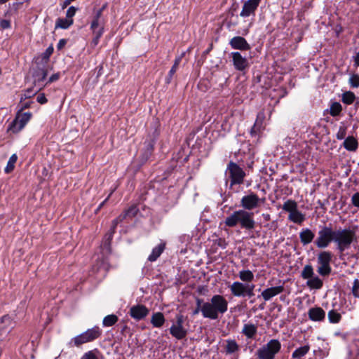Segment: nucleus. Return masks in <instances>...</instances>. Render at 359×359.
Wrapping results in <instances>:
<instances>
[{"label": "nucleus", "mask_w": 359, "mask_h": 359, "mask_svg": "<svg viewBox=\"0 0 359 359\" xmlns=\"http://www.w3.org/2000/svg\"><path fill=\"white\" fill-rule=\"evenodd\" d=\"M349 83L352 88L359 87V74H352L349 78Z\"/></svg>", "instance_id": "obj_44"}, {"label": "nucleus", "mask_w": 359, "mask_h": 359, "mask_svg": "<svg viewBox=\"0 0 359 359\" xmlns=\"http://www.w3.org/2000/svg\"><path fill=\"white\" fill-rule=\"evenodd\" d=\"M354 65L356 67H359V51L356 53L354 57Z\"/></svg>", "instance_id": "obj_63"}, {"label": "nucleus", "mask_w": 359, "mask_h": 359, "mask_svg": "<svg viewBox=\"0 0 359 359\" xmlns=\"http://www.w3.org/2000/svg\"><path fill=\"white\" fill-rule=\"evenodd\" d=\"M357 240L355 231L351 229L339 228L335 230L334 244L336 249L339 253H343L346 250L350 248L352 243Z\"/></svg>", "instance_id": "obj_3"}, {"label": "nucleus", "mask_w": 359, "mask_h": 359, "mask_svg": "<svg viewBox=\"0 0 359 359\" xmlns=\"http://www.w3.org/2000/svg\"><path fill=\"white\" fill-rule=\"evenodd\" d=\"M47 74V70L43 65V67H39L33 74L34 85H38L39 86H42L41 83L46 79ZM39 89H41V87H39Z\"/></svg>", "instance_id": "obj_19"}, {"label": "nucleus", "mask_w": 359, "mask_h": 359, "mask_svg": "<svg viewBox=\"0 0 359 359\" xmlns=\"http://www.w3.org/2000/svg\"><path fill=\"white\" fill-rule=\"evenodd\" d=\"M247 283H243L241 282L236 281L233 282L230 286V290L234 297H243L244 292L246 288Z\"/></svg>", "instance_id": "obj_18"}, {"label": "nucleus", "mask_w": 359, "mask_h": 359, "mask_svg": "<svg viewBox=\"0 0 359 359\" xmlns=\"http://www.w3.org/2000/svg\"><path fill=\"white\" fill-rule=\"evenodd\" d=\"M102 33H103V28L102 27H100V28H98V29H97L95 30V32H94V34H95L97 40H99V39L102 35Z\"/></svg>", "instance_id": "obj_58"}, {"label": "nucleus", "mask_w": 359, "mask_h": 359, "mask_svg": "<svg viewBox=\"0 0 359 359\" xmlns=\"http://www.w3.org/2000/svg\"><path fill=\"white\" fill-rule=\"evenodd\" d=\"M17 160H18V156L15 154H13L10 157V158L7 163V165L4 169V171L6 173H10L13 170V169L15 168V164Z\"/></svg>", "instance_id": "obj_40"}, {"label": "nucleus", "mask_w": 359, "mask_h": 359, "mask_svg": "<svg viewBox=\"0 0 359 359\" xmlns=\"http://www.w3.org/2000/svg\"><path fill=\"white\" fill-rule=\"evenodd\" d=\"M242 332L248 338L252 339L257 333V327L253 324H245Z\"/></svg>", "instance_id": "obj_24"}, {"label": "nucleus", "mask_w": 359, "mask_h": 359, "mask_svg": "<svg viewBox=\"0 0 359 359\" xmlns=\"http://www.w3.org/2000/svg\"><path fill=\"white\" fill-rule=\"evenodd\" d=\"M351 203L353 206L359 208V192H356L352 196Z\"/></svg>", "instance_id": "obj_51"}, {"label": "nucleus", "mask_w": 359, "mask_h": 359, "mask_svg": "<svg viewBox=\"0 0 359 359\" xmlns=\"http://www.w3.org/2000/svg\"><path fill=\"white\" fill-rule=\"evenodd\" d=\"M203 307L201 308V307H198V306H196L195 309L192 312V315L193 316H196L200 312H201L203 313Z\"/></svg>", "instance_id": "obj_61"}, {"label": "nucleus", "mask_w": 359, "mask_h": 359, "mask_svg": "<svg viewBox=\"0 0 359 359\" xmlns=\"http://www.w3.org/2000/svg\"><path fill=\"white\" fill-rule=\"evenodd\" d=\"M335 230L331 226H323L318 232V236L313 241L314 245L320 249L327 248L332 242H334Z\"/></svg>", "instance_id": "obj_5"}, {"label": "nucleus", "mask_w": 359, "mask_h": 359, "mask_svg": "<svg viewBox=\"0 0 359 359\" xmlns=\"http://www.w3.org/2000/svg\"><path fill=\"white\" fill-rule=\"evenodd\" d=\"M228 310L227 300L220 294H215L210 302L204 303L203 316L205 318L216 320L219 314L223 315Z\"/></svg>", "instance_id": "obj_2"}, {"label": "nucleus", "mask_w": 359, "mask_h": 359, "mask_svg": "<svg viewBox=\"0 0 359 359\" xmlns=\"http://www.w3.org/2000/svg\"><path fill=\"white\" fill-rule=\"evenodd\" d=\"M31 103L30 102H25L22 104V107H21V109H20V111L25 109H27V108H29L30 107V105H31Z\"/></svg>", "instance_id": "obj_64"}, {"label": "nucleus", "mask_w": 359, "mask_h": 359, "mask_svg": "<svg viewBox=\"0 0 359 359\" xmlns=\"http://www.w3.org/2000/svg\"><path fill=\"white\" fill-rule=\"evenodd\" d=\"M281 349V344L278 339H271L257 351L259 359H274Z\"/></svg>", "instance_id": "obj_6"}, {"label": "nucleus", "mask_w": 359, "mask_h": 359, "mask_svg": "<svg viewBox=\"0 0 359 359\" xmlns=\"http://www.w3.org/2000/svg\"><path fill=\"white\" fill-rule=\"evenodd\" d=\"M283 209L291 214V212H293L297 210V203L293 200H287L283 205Z\"/></svg>", "instance_id": "obj_33"}, {"label": "nucleus", "mask_w": 359, "mask_h": 359, "mask_svg": "<svg viewBox=\"0 0 359 359\" xmlns=\"http://www.w3.org/2000/svg\"><path fill=\"white\" fill-rule=\"evenodd\" d=\"M184 322V316L181 314H178L176 316L175 323L170 328V334L179 340L184 339L187 334V331L183 326Z\"/></svg>", "instance_id": "obj_10"}, {"label": "nucleus", "mask_w": 359, "mask_h": 359, "mask_svg": "<svg viewBox=\"0 0 359 359\" xmlns=\"http://www.w3.org/2000/svg\"><path fill=\"white\" fill-rule=\"evenodd\" d=\"M154 149V144L151 142H149L147 146V151H145V160H147L149 156L151 155Z\"/></svg>", "instance_id": "obj_49"}, {"label": "nucleus", "mask_w": 359, "mask_h": 359, "mask_svg": "<svg viewBox=\"0 0 359 359\" xmlns=\"http://www.w3.org/2000/svg\"><path fill=\"white\" fill-rule=\"evenodd\" d=\"M114 191H111V193L109 194V196L107 197V198L102 201L100 205L99 206L97 207V208L95 210V213H97L100 209L104 206V205L105 204V203L108 201V199L110 198V196H111V194H113Z\"/></svg>", "instance_id": "obj_57"}, {"label": "nucleus", "mask_w": 359, "mask_h": 359, "mask_svg": "<svg viewBox=\"0 0 359 359\" xmlns=\"http://www.w3.org/2000/svg\"><path fill=\"white\" fill-rule=\"evenodd\" d=\"M309 318L312 321H323L325 318V312L318 306L312 307L308 311Z\"/></svg>", "instance_id": "obj_15"}, {"label": "nucleus", "mask_w": 359, "mask_h": 359, "mask_svg": "<svg viewBox=\"0 0 359 359\" xmlns=\"http://www.w3.org/2000/svg\"><path fill=\"white\" fill-rule=\"evenodd\" d=\"M65 44H66V40L60 39L57 43V48L58 49L62 48Z\"/></svg>", "instance_id": "obj_62"}, {"label": "nucleus", "mask_w": 359, "mask_h": 359, "mask_svg": "<svg viewBox=\"0 0 359 359\" xmlns=\"http://www.w3.org/2000/svg\"><path fill=\"white\" fill-rule=\"evenodd\" d=\"M346 135V128L345 127H340L337 133V138L338 140H343Z\"/></svg>", "instance_id": "obj_48"}, {"label": "nucleus", "mask_w": 359, "mask_h": 359, "mask_svg": "<svg viewBox=\"0 0 359 359\" xmlns=\"http://www.w3.org/2000/svg\"><path fill=\"white\" fill-rule=\"evenodd\" d=\"M126 218H127V216L124 212L122 214H121L119 216H118L115 219L117 220V222L118 223H120V222H123Z\"/></svg>", "instance_id": "obj_59"}, {"label": "nucleus", "mask_w": 359, "mask_h": 359, "mask_svg": "<svg viewBox=\"0 0 359 359\" xmlns=\"http://www.w3.org/2000/svg\"><path fill=\"white\" fill-rule=\"evenodd\" d=\"M224 224L226 226L233 228L239 225L241 229L252 231L256 226L254 212L240 209L233 212L226 217Z\"/></svg>", "instance_id": "obj_1"}, {"label": "nucleus", "mask_w": 359, "mask_h": 359, "mask_svg": "<svg viewBox=\"0 0 359 359\" xmlns=\"http://www.w3.org/2000/svg\"><path fill=\"white\" fill-rule=\"evenodd\" d=\"M255 285L252 283H247L246 288L244 292V297H252L254 296V289Z\"/></svg>", "instance_id": "obj_45"}, {"label": "nucleus", "mask_w": 359, "mask_h": 359, "mask_svg": "<svg viewBox=\"0 0 359 359\" xmlns=\"http://www.w3.org/2000/svg\"><path fill=\"white\" fill-rule=\"evenodd\" d=\"M138 212V208L136 205L130 206L128 210L125 211V213L127 217L133 218L134 217Z\"/></svg>", "instance_id": "obj_46"}, {"label": "nucleus", "mask_w": 359, "mask_h": 359, "mask_svg": "<svg viewBox=\"0 0 359 359\" xmlns=\"http://www.w3.org/2000/svg\"><path fill=\"white\" fill-rule=\"evenodd\" d=\"M81 359H97V355L93 351L86 353Z\"/></svg>", "instance_id": "obj_52"}, {"label": "nucleus", "mask_w": 359, "mask_h": 359, "mask_svg": "<svg viewBox=\"0 0 359 359\" xmlns=\"http://www.w3.org/2000/svg\"><path fill=\"white\" fill-rule=\"evenodd\" d=\"M315 233L309 228L302 229L299 232V239L301 243L306 246L313 241Z\"/></svg>", "instance_id": "obj_16"}, {"label": "nucleus", "mask_w": 359, "mask_h": 359, "mask_svg": "<svg viewBox=\"0 0 359 359\" xmlns=\"http://www.w3.org/2000/svg\"><path fill=\"white\" fill-rule=\"evenodd\" d=\"M182 60V57H176L174 62V64L172 67H171L170 70L168 72V74L165 79L166 83H170L171 82L172 76L175 74V73L177 72V69L178 68V66Z\"/></svg>", "instance_id": "obj_28"}, {"label": "nucleus", "mask_w": 359, "mask_h": 359, "mask_svg": "<svg viewBox=\"0 0 359 359\" xmlns=\"http://www.w3.org/2000/svg\"><path fill=\"white\" fill-rule=\"evenodd\" d=\"M165 321L164 315L161 312L154 313L151 318V323L154 327H161Z\"/></svg>", "instance_id": "obj_21"}, {"label": "nucleus", "mask_w": 359, "mask_h": 359, "mask_svg": "<svg viewBox=\"0 0 359 359\" xmlns=\"http://www.w3.org/2000/svg\"><path fill=\"white\" fill-rule=\"evenodd\" d=\"M60 78V74L59 73H56V74H53L49 79H48V81H47V83H53L54 81H56L59 79Z\"/></svg>", "instance_id": "obj_56"}, {"label": "nucleus", "mask_w": 359, "mask_h": 359, "mask_svg": "<svg viewBox=\"0 0 359 359\" xmlns=\"http://www.w3.org/2000/svg\"><path fill=\"white\" fill-rule=\"evenodd\" d=\"M32 114L31 112H24L20 113V111L17 114L15 118H18V120L22 123L21 126H25V125L30 120Z\"/></svg>", "instance_id": "obj_34"}, {"label": "nucleus", "mask_w": 359, "mask_h": 359, "mask_svg": "<svg viewBox=\"0 0 359 359\" xmlns=\"http://www.w3.org/2000/svg\"><path fill=\"white\" fill-rule=\"evenodd\" d=\"M327 318L330 323H338L341 319V315L336 310H330L327 313Z\"/></svg>", "instance_id": "obj_32"}, {"label": "nucleus", "mask_w": 359, "mask_h": 359, "mask_svg": "<svg viewBox=\"0 0 359 359\" xmlns=\"http://www.w3.org/2000/svg\"><path fill=\"white\" fill-rule=\"evenodd\" d=\"M262 0H247L244 2L240 15L247 18L255 15Z\"/></svg>", "instance_id": "obj_13"}, {"label": "nucleus", "mask_w": 359, "mask_h": 359, "mask_svg": "<svg viewBox=\"0 0 359 359\" xmlns=\"http://www.w3.org/2000/svg\"><path fill=\"white\" fill-rule=\"evenodd\" d=\"M53 48L52 46H49L48 48H46L45 52L41 54V62L43 65L48 63L49 58H50V55L53 54Z\"/></svg>", "instance_id": "obj_42"}, {"label": "nucleus", "mask_w": 359, "mask_h": 359, "mask_svg": "<svg viewBox=\"0 0 359 359\" xmlns=\"http://www.w3.org/2000/svg\"><path fill=\"white\" fill-rule=\"evenodd\" d=\"M74 22L72 19L66 18H58L56 22V27L62 29L69 28Z\"/></svg>", "instance_id": "obj_36"}, {"label": "nucleus", "mask_w": 359, "mask_h": 359, "mask_svg": "<svg viewBox=\"0 0 359 359\" xmlns=\"http://www.w3.org/2000/svg\"><path fill=\"white\" fill-rule=\"evenodd\" d=\"M102 333V331L98 326H94L72 338L69 342V345L71 346L79 347L84 344L92 342L97 339L100 337Z\"/></svg>", "instance_id": "obj_4"}, {"label": "nucleus", "mask_w": 359, "mask_h": 359, "mask_svg": "<svg viewBox=\"0 0 359 359\" xmlns=\"http://www.w3.org/2000/svg\"><path fill=\"white\" fill-rule=\"evenodd\" d=\"M310 350L309 345H305L297 348L292 354V357L294 359H302L308 353Z\"/></svg>", "instance_id": "obj_26"}, {"label": "nucleus", "mask_w": 359, "mask_h": 359, "mask_svg": "<svg viewBox=\"0 0 359 359\" xmlns=\"http://www.w3.org/2000/svg\"><path fill=\"white\" fill-rule=\"evenodd\" d=\"M288 219L294 223L301 224L305 219V215L298 210L289 214Z\"/></svg>", "instance_id": "obj_23"}, {"label": "nucleus", "mask_w": 359, "mask_h": 359, "mask_svg": "<svg viewBox=\"0 0 359 359\" xmlns=\"http://www.w3.org/2000/svg\"><path fill=\"white\" fill-rule=\"evenodd\" d=\"M128 313L131 318L140 321L148 316L149 310L146 306L138 304L131 306Z\"/></svg>", "instance_id": "obj_12"}, {"label": "nucleus", "mask_w": 359, "mask_h": 359, "mask_svg": "<svg viewBox=\"0 0 359 359\" xmlns=\"http://www.w3.org/2000/svg\"><path fill=\"white\" fill-rule=\"evenodd\" d=\"M196 306H198V307H201V308H203V306H204V302H203V299H201V298H196Z\"/></svg>", "instance_id": "obj_60"}, {"label": "nucleus", "mask_w": 359, "mask_h": 359, "mask_svg": "<svg viewBox=\"0 0 359 359\" xmlns=\"http://www.w3.org/2000/svg\"><path fill=\"white\" fill-rule=\"evenodd\" d=\"M239 278L243 282H252L254 279V274L250 270H243L238 273Z\"/></svg>", "instance_id": "obj_31"}, {"label": "nucleus", "mask_w": 359, "mask_h": 359, "mask_svg": "<svg viewBox=\"0 0 359 359\" xmlns=\"http://www.w3.org/2000/svg\"><path fill=\"white\" fill-rule=\"evenodd\" d=\"M36 90H34L33 88H30L25 90L24 93L25 98H29L34 96L36 93Z\"/></svg>", "instance_id": "obj_53"}, {"label": "nucleus", "mask_w": 359, "mask_h": 359, "mask_svg": "<svg viewBox=\"0 0 359 359\" xmlns=\"http://www.w3.org/2000/svg\"><path fill=\"white\" fill-rule=\"evenodd\" d=\"M21 123L18 120V118H14V120L9 124V126L7 129V132H11L13 133H18L20 130L24 128V126H21Z\"/></svg>", "instance_id": "obj_29"}, {"label": "nucleus", "mask_w": 359, "mask_h": 359, "mask_svg": "<svg viewBox=\"0 0 359 359\" xmlns=\"http://www.w3.org/2000/svg\"><path fill=\"white\" fill-rule=\"evenodd\" d=\"M225 351L226 354H232L239 351V346L234 339L226 341Z\"/></svg>", "instance_id": "obj_25"}, {"label": "nucleus", "mask_w": 359, "mask_h": 359, "mask_svg": "<svg viewBox=\"0 0 359 359\" xmlns=\"http://www.w3.org/2000/svg\"><path fill=\"white\" fill-rule=\"evenodd\" d=\"M265 202V198H259L257 194L250 191L241 199V206L243 210L250 212V210L259 208L261 204Z\"/></svg>", "instance_id": "obj_9"}, {"label": "nucleus", "mask_w": 359, "mask_h": 359, "mask_svg": "<svg viewBox=\"0 0 359 359\" xmlns=\"http://www.w3.org/2000/svg\"><path fill=\"white\" fill-rule=\"evenodd\" d=\"M313 269L310 264L306 265L301 273V276L303 279H310L313 276Z\"/></svg>", "instance_id": "obj_38"}, {"label": "nucleus", "mask_w": 359, "mask_h": 359, "mask_svg": "<svg viewBox=\"0 0 359 359\" xmlns=\"http://www.w3.org/2000/svg\"><path fill=\"white\" fill-rule=\"evenodd\" d=\"M0 27L5 29L11 27V22L8 20H1L0 21Z\"/></svg>", "instance_id": "obj_54"}, {"label": "nucleus", "mask_w": 359, "mask_h": 359, "mask_svg": "<svg viewBox=\"0 0 359 359\" xmlns=\"http://www.w3.org/2000/svg\"><path fill=\"white\" fill-rule=\"evenodd\" d=\"M284 291L283 285L271 287L269 288H266L262 291L261 296L265 301L270 300L272 297L276 296L277 294L283 292Z\"/></svg>", "instance_id": "obj_17"}, {"label": "nucleus", "mask_w": 359, "mask_h": 359, "mask_svg": "<svg viewBox=\"0 0 359 359\" xmlns=\"http://www.w3.org/2000/svg\"><path fill=\"white\" fill-rule=\"evenodd\" d=\"M332 257V255L330 251H322L318 255L317 262L318 266L317 271L320 275L327 276L330 274L332 271L330 266Z\"/></svg>", "instance_id": "obj_8"}, {"label": "nucleus", "mask_w": 359, "mask_h": 359, "mask_svg": "<svg viewBox=\"0 0 359 359\" xmlns=\"http://www.w3.org/2000/svg\"><path fill=\"white\" fill-rule=\"evenodd\" d=\"M355 100V95L353 92L347 91L342 94L341 101L346 104H351Z\"/></svg>", "instance_id": "obj_39"}, {"label": "nucleus", "mask_w": 359, "mask_h": 359, "mask_svg": "<svg viewBox=\"0 0 359 359\" xmlns=\"http://www.w3.org/2000/svg\"><path fill=\"white\" fill-rule=\"evenodd\" d=\"M36 100H37V102L41 104H46L48 102V100L43 93L39 94L37 96Z\"/></svg>", "instance_id": "obj_55"}, {"label": "nucleus", "mask_w": 359, "mask_h": 359, "mask_svg": "<svg viewBox=\"0 0 359 359\" xmlns=\"http://www.w3.org/2000/svg\"><path fill=\"white\" fill-rule=\"evenodd\" d=\"M165 248V243H160L156 247L153 248L151 253L148 257L149 262H155L163 253Z\"/></svg>", "instance_id": "obj_22"}, {"label": "nucleus", "mask_w": 359, "mask_h": 359, "mask_svg": "<svg viewBox=\"0 0 359 359\" xmlns=\"http://www.w3.org/2000/svg\"><path fill=\"white\" fill-rule=\"evenodd\" d=\"M343 146L347 151H355L358 147V142L354 137L348 136L345 138Z\"/></svg>", "instance_id": "obj_20"}, {"label": "nucleus", "mask_w": 359, "mask_h": 359, "mask_svg": "<svg viewBox=\"0 0 359 359\" xmlns=\"http://www.w3.org/2000/svg\"><path fill=\"white\" fill-rule=\"evenodd\" d=\"M77 8L74 6H70L67 11L66 17L69 19H72V17L74 16Z\"/></svg>", "instance_id": "obj_50"}, {"label": "nucleus", "mask_w": 359, "mask_h": 359, "mask_svg": "<svg viewBox=\"0 0 359 359\" xmlns=\"http://www.w3.org/2000/svg\"><path fill=\"white\" fill-rule=\"evenodd\" d=\"M231 56L233 67L236 70L245 72L249 68L250 64L248 59L245 57H243L241 53L232 52Z\"/></svg>", "instance_id": "obj_11"}, {"label": "nucleus", "mask_w": 359, "mask_h": 359, "mask_svg": "<svg viewBox=\"0 0 359 359\" xmlns=\"http://www.w3.org/2000/svg\"><path fill=\"white\" fill-rule=\"evenodd\" d=\"M229 45L232 48L240 50H250L251 49V46L246 39L239 36L233 37L229 41Z\"/></svg>", "instance_id": "obj_14"}, {"label": "nucleus", "mask_w": 359, "mask_h": 359, "mask_svg": "<svg viewBox=\"0 0 359 359\" xmlns=\"http://www.w3.org/2000/svg\"><path fill=\"white\" fill-rule=\"evenodd\" d=\"M342 110L341 104L338 102H333L330 106V114L332 116H337L339 115Z\"/></svg>", "instance_id": "obj_41"}, {"label": "nucleus", "mask_w": 359, "mask_h": 359, "mask_svg": "<svg viewBox=\"0 0 359 359\" xmlns=\"http://www.w3.org/2000/svg\"><path fill=\"white\" fill-rule=\"evenodd\" d=\"M118 318V317L114 314H111L105 316L103 318L102 324L104 327H111L115 325Z\"/></svg>", "instance_id": "obj_35"}, {"label": "nucleus", "mask_w": 359, "mask_h": 359, "mask_svg": "<svg viewBox=\"0 0 359 359\" xmlns=\"http://www.w3.org/2000/svg\"><path fill=\"white\" fill-rule=\"evenodd\" d=\"M352 294L355 298H359V280L355 279L352 286Z\"/></svg>", "instance_id": "obj_47"}, {"label": "nucleus", "mask_w": 359, "mask_h": 359, "mask_svg": "<svg viewBox=\"0 0 359 359\" xmlns=\"http://www.w3.org/2000/svg\"><path fill=\"white\" fill-rule=\"evenodd\" d=\"M118 224V222L115 219L111 222L110 232L106 235L107 236V241L108 242L109 244L111 240L112 239L113 235L115 233V229H116Z\"/></svg>", "instance_id": "obj_43"}, {"label": "nucleus", "mask_w": 359, "mask_h": 359, "mask_svg": "<svg viewBox=\"0 0 359 359\" xmlns=\"http://www.w3.org/2000/svg\"><path fill=\"white\" fill-rule=\"evenodd\" d=\"M226 172L229 174L231 187L243 184L246 174L236 163L230 161L227 165Z\"/></svg>", "instance_id": "obj_7"}, {"label": "nucleus", "mask_w": 359, "mask_h": 359, "mask_svg": "<svg viewBox=\"0 0 359 359\" xmlns=\"http://www.w3.org/2000/svg\"><path fill=\"white\" fill-rule=\"evenodd\" d=\"M306 284L311 289L319 290L323 287V283L319 277L313 276L311 278L308 280Z\"/></svg>", "instance_id": "obj_27"}, {"label": "nucleus", "mask_w": 359, "mask_h": 359, "mask_svg": "<svg viewBox=\"0 0 359 359\" xmlns=\"http://www.w3.org/2000/svg\"><path fill=\"white\" fill-rule=\"evenodd\" d=\"M13 320L8 315H4L0 318V330H5L8 327L13 328Z\"/></svg>", "instance_id": "obj_30"}, {"label": "nucleus", "mask_w": 359, "mask_h": 359, "mask_svg": "<svg viewBox=\"0 0 359 359\" xmlns=\"http://www.w3.org/2000/svg\"><path fill=\"white\" fill-rule=\"evenodd\" d=\"M103 9H104V7L99 9L97 11L95 16L94 17V19L92 21L90 27H91L92 30L93 31V32H95V30L97 29H98L100 27V20L102 16Z\"/></svg>", "instance_id": "obj_37"}]
</instances>
